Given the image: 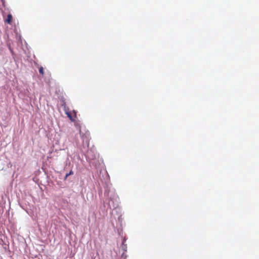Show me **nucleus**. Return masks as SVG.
Here are the masks:
<instances>
[{
  "mask_svg": "<svg viewBox=\"0 0 259 259\" xmlns=\"http://www.w3.org/2000/svg\"><path fill=\"white\" fill-rule=\"evenodd\" d=\"M39 73L42 75V76H44V68L41 66L39 67Z\"/></svg>",
  "mask_w": 259,
  "mask_h": 259,
  "instance_id": "2",
  "label": "nucleus"
},
{
  "mask_svg": "<svg viewBox=\"0 0 259 259\" xmlns=\"http://www.w3.org/2000/svg\"><path fill=\"white\" fill-rule=\"evenodd\" d=\"M7 16L10 17V16H12V15L11 14H9V15H8Z\"/></svg>",
  "mask_w": 259,
  "mask_h": 259,
  "instance_id": "5",
  "label": "nucleus"
},
{
  "mask_svg": "<svg viewBox=\"0 0 259 259\" xmlns=\"http://www.w3.org/2000/svg\"><path fill=\"white\" fill-rule=\"evenodd\" d=\"M73 113L74 114V117H73V116L72 115V114L71 112L68 111H65V113L67 115V117L71 120V121H74V118H76V112L75 110H73Z\"/></svg>",
  "mask_w": 259,
  "mask_h": 259,
  "instance_id": "1",
  "label": "nucleus"
},
{
  "mask_svg": "<svg viewBox=\"0 0 259 259\" xmlns=\"http://www.w3.org/2000/svg\"><path fill=\"white\" fill-rule=\"evenodd\" d=\"M73 172L72 170H70V172L69 173H67L66 174V176H65V178H66L67 177H68L70 175H73Z\"/></svg>",
  "mask_w": 259,
  "mask_h": 259,
  "instance_id": "4",
  "label": "nucleus"
},
{
  "mask_svg": "<svg viewBox=\"0 0 259 259\" xmlns=\"http://www.w3.org/2000/svg\"><path fill=\"white\" fill-rule=\"evenodd\" d=\"M13 17H7V19L5 20V22L7 23L10 24L12 21Z\"/></svg>",
  "mask_w": 259,
  "mask_h": 259,
  "instance_id": "3",
  "label": "nucleus"
}]
</instances>
